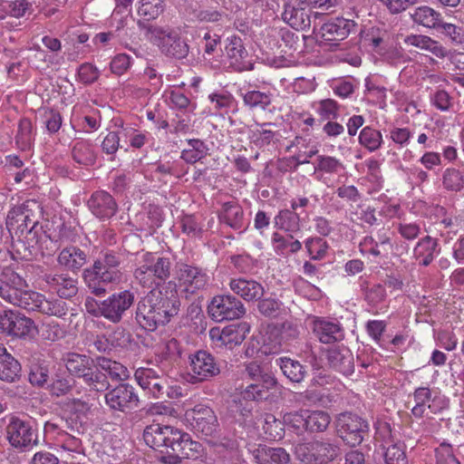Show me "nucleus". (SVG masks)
<instances>
[{"mask_svg":"<svg viewBox=\"0 0 464 464\" xmlns=\"http://www.w3.org/2000/svg\"><path fill=\"white\" fill-rule=\"evenodd\" d=\"M413 398L418 404L426 405L428 403V409L432 413H436L444 407L438 405L440 403V399L437 396H432V391L429 387L417 388L413 392Z\"/></svg>","mask_w":464,"mask_h":464,"instance_id":"nucleus-50","label":"nucleus"},{"mask_svg":"<svg viewBox=\"0 0 464 464\" xmlns=\"http://www.w3.org/2000/svg\"><path fill=\"white\" fill-rule=\"evenodd\" d=\"M99 76V70L91 63H82L78 69V79L84 84L93 83Z\"/></svg>","mask_w":464,"mask_h":464,"instance_id":"nucleus-64","label":"nucleus"},{"mask_svg":"<svg viewBox=\"0 0 464 464\" xmlns=\"http://www.w3.org/2000/svg\"><path fill=\"white\" fill-rule=\"evenodd\" d=\"M121 256L113 251L102 254L82 271V279L89 291L103 296L108 288L119 284L122 278Z\"/></svg>","mask_w":464,"mask_h":464,"instance_id":"nucleus-3","label":"nucleus"},{"mask_svg":"<svg viewBox=\"0 0 464 464\" xmlns=\"http://www.w3.org/2000/svg\"><path fill=\"white\" fill-rule=\"evenodd\" d=\"M295 452L304 464H328L341 455V447L338 440L326 438L300 444Z\"/></svg>","mask_w":464,"mask_h":464,"instance_id":"nucleus-7","label":"nucleus"},{"mask_svg":"<svg viewBox=\"0 0 464 464\" xmlns=\"http://www.w3.org/2000/svg\"><path fill=\"white\" fill-rule=\"evenodd\" d=\"M63 361L70 374L82 379L92 390L105 392L110 388L106 374L97 370L96 359L86 354L67 353L63 355Z\"/></svg>","mask_w":464,"mask_h":464,"instance_id":"nucleus-4","label":"nucleus"},{"mask_svg":"<svg viewBox=\"0 0 464 464\" xmlns=\"http://www.w3.org/2000/svg\"><path fill=\"white\" fill-rule=\"evenodd\" d=\"M164 0H141L138 8V14L142 17L141 22L149 24V21L156 19L164 10Z\"/></svg>","mask_w":464,"mask_h":464,"instance_id":"nucleus-47","label":"nucleus"},{"mask_svg":"<svg viewBox=\"0 0 464 464\" xmlns=\"http://www.w3.org/2000/svg\"><path fill=\"white\" fill-rule=\"evenodd\" d=\"M43 340L56 342L64 337L65 332L54 320L47 319L42 322L37 331Z\"/></svg>","mask_w":464,"mask_h":464,"instance_id":"nucleus-46","label":"nucleus"},{"mask_svg":"<svg viewBox=\"0 0 464 464\" xmlns=\"http://www.w3.org/2000/svg\"><path fill=\"white\" fill-rule=\"evenodd\" d=\"M97 370L106 374L107 379L124 381L130 377V372L122 363L105 356L96 357Z\"/></svg>","mask_w":464,"mask_h":464,"instance_id":"nucleus-34","label":"nucleus"},{"mask_svg":"<svg viewBox=\"0 0 464 464\" xmlns=\"http://www.w3.org/2000/svg\"><path fill=\"white\" fill-rule=\"evenodd\" d=\"M208 313L214 321L223 322L241 318L246 314V308L234 295H216L208 306Z\"/></svg>","mask_w":464,"mask_h":464,"instance_id":"nucleus-15","label":"nucleus"},{"mask_svg":"<svg viewBox=\"0 0 464 464\" xmlns=\"http://www.w3.org/2000/svg\"><path fill=\"white\" fill-rule=\"evenodd\" d=\"M249 329L250 327L247 323L232 324L226 326L228 349L232 350L237 345H239L245 340Z\"/></svg>","mask_w":464,"mask_h":464,"instance_id":"nucleus-48","label":"nucleus"},{"mask_svg":"<svg viewBox=\"0 0 464 464\" xmlns=\"http://www.w3.org/2000/svg\"><path fill=\"white\" fill-rule=\"evenodd\" d=\"M229 287L233 293L246 302L260 299L264 295V286L257 281L249 277L231 278Z\"/></svg>","mask_w":464,"mask_h":464,"instance_id":"nucleus-26","label":"nucleus"},{"mask_svg":"<svg viewBox=\"0 0 464 464\" xmlns=\"http://www.w3.org/2000/svg\"><path fill=\"white\" fill-rule=\"evenodd\" d=\"M276 364L279 366L283 374L292 382L299 383L305 377V366L298 361L288 357H280L276 360Z\"/></svg>","mask_w":464,"mask_h":464,"instance_id":"nucleus-40","label":"nucleus"},{"mask_svg":"<svg viewBox=\"0 0 464 464\" xmlns=\"http://www.w3.org/2000/svg\"><path fill=\"white\" fill-rule=\"evenodd\" d=\"M37 326L34 321L13 310L0 312V334L18 339H33Z\"/></svg>","mask_w":464,"mask_h":464,"instance_id":"nucleus-12","label":"nucleus"},{"mask_svg":"<svg viewBox=\"0 0 464 464\" xmlns=\"http://www.w3.org/2000/svg\"><path fill=\"white\" fill-rule=\"evenodd\" d=\"M411 18L413 23L427 27L429 29H439L440 22L442 18L440 13L428 5H421L415 8L411 13Z\"/></svg>","mask_w":464,"mask_h":464,"instance_id":"nucleus-39","label":"nucleus"},{"mask_svg":"<svg viewBox=\"0 0 464 464\" xmlns=\"http://www.w3.org/2000/svg\"><path fill=\"white\" fill-rule=\"evenodd\" d=\"M72 157L80 165L92 166L97 159L95 146L89 140H75L72 146Z\"/></svg>","mask_w":464,"mask_h":464,"instance_id":"nucleus-35","label":"nucleus"},{"mask_svg":"<svg viewBox=\"0 0 464 464\" xmlns=\"http://www.w3.org/2000/svg\"><path fill=\"white\" fill-rule=\"evenodd\" d=\"M274 125L275 124L272 122H265L263 124H257V126L260 127L261 129L257 128V129L252 130L251 139H252L253 142L256 146H260V147L268 145L271 142V140L274 139L275 132L271 130L264 129L263 127L274 126Z\"/></svg>","mask_w":464,"mask_h":464,"instance_id":"nucleus-58","label":"nucleus"},{"mask_svg":"<svg viewBox=\"0 0 464 464\" xmlns=\"http://www.w3.org/2000/svg\"><path fill=\"white\" fill-rule=\"evenodd\" d=\"M436 464H460L450 444L442 442L435 449Z\"/></svg>","mask_w":464,"mask_h":464,"instance_id":"nucleus-56","label":"nucleus"},{"mask_svg":"<svg viewBox=\"0 0 464 464\" xmlns=\"http://www.w3.org/2000/svg\"><path fill=\"white\" fill-rule=\"evenodd\" d=\"M304 248L311 260L320 261L325 258L329 245L321 237H309L304 241Z\"/></svg>","mask_w":464,"mask_h":464,"instance_id":"nucleus-44","label":"nucleus"},{"mask_svg":"<svg viewBox=\"0 0 464 464\" xmlns=\"http://www.w3.org/2000/svg\"><path fill=\"white\" fill-rule=\"evenodd\" d=\"M208 100L216 111L227 110L232 107L235 102L233 95L227 91L210 93Z\"/></svg>","mask_w":464,"mask_h":464,"instance_id":"nucleus-57","label":"nucleus"},{"mask_svg":"<svg viewBox=\"0 0 464 464\" xmlns=\"http://www.w3.org/2000/svg\"><path fill=\"white\" fill-rule=\"evenodd\" d=\"M106 391L104 401L112 412L128 413L140 406L136 388L128 382L119 383Z\"/></svg>","mask_w":464,"mask_h":464,"instance_id":"nucleus-14","label":"nucleus"},{"mask_svg":"<svg viewBox=\"0 0 464 464\" xmlns=\"http://www.w3.org/2000/svg\"><path fill=\"white\" fill-rule=\"evenodd\" d=\"M32 292L25 279L13 268L6 266L0 273V297L5 302L23 308Z\"/></svg>","mask_w":464,"mask_h":464,"instance_id":"nucleus-11","label":"nucleus"},{"mask_svg":"<svg viewBox=\"0 0 464 464\" xmlns=\"http://www.w3.org/2000/svg\"><path fill=\"white\" fill-rule=\"evenodd\" d=\"M32 141V123L31 121L24 118L20 120L18 131L16 134V142L23 148H26Z\"/></svg>","mask_w":464,"mask_h":464,"instance_id":"nucleus-62","label":"nucleus"},{"mask_svg":"<svg viewBox=\"0 0 464 464\" xmlns=\"http://www.w3.org/2000/svg\"><path fill=\"white\" fill-rule=\"evenodd\" d=\"M404 43L408 46L417 47L431 53L440 59L448 57L450 52L438 41L428 35L410 34L405 37Z\"/></svg>","mask_w":464,"mask_h":464,"instance_id":"nucleus-32","label":"nucleus"},{"mask_svg":"<svg viewBox=\"0 0 464 464\" xmlns=\"http://www.w3.org/2000/svg\"><path fill=\"white\" fill-rule=\"evenodd\" d=\"M441 182L446 191L460 192L464 189V173L456 168H447L442 172Z\"/></svg>","mask_w":464,"mask_h":464,"instance_id":"nucleus-43","label":"nucleus"},{"mask_svg":"<svg viewBox=\"0 0 464 464\" xmlns=\"http://www.w3.org/2000/svg\"><path fill=\"white\" fill-rule=\"evenodd\" d=\"M145 443L163 455L160 461L164 464H179L182 459H197L200 443L192 440L190 435L169 425L152 423L143 431Z\"/></svg>","mask_w":464,"mask_h":464,"instance_id":"nucleus-1","label":"nucleus"},{"mask_svg":"<svg viewBox=\"0 0 464 464\" xmlns=\"http://www.w3.org/2000/svg\"><path fill=\"white\" fill-rule=\"evenodd\" d=\"M331 420L330 414L324 411H305V430L310 433L324 432Z\"/></svg>","mask_w":464,"mask_h":464,"instance_id":"nucleus-42","label":"nucleus"},{"mask_svg":"<svg viewBox=\"0 0 464 464\" xmlns=\"http://www.w3.org/2000/svg\"><path fill=\"white\" fill-rule=\"evenodd\" d=\"M395 228L401 238L407 241L417 239L421 234V223L403 219L395 224Z\"/></svg>","mask_w":464,"mask_h":464,"instance_id":"nucleus-52","label":"nucleus"},{"mask_svg":"<svg viewBox=\"0 0 464 464\" xmlns=\"http://www.w3.org/2000/svg\"><path fill=\"white\" fill-rule=\"evenodd\" d=\"M171 270L172 264L169 257L146 252L142 254L133 276L142 287L152 290L169 278Z\"/></svg>","mask_w":464,"mask_h":464,"instance_id":"nucleus-5","label":"nucleus"},{"mask_svg":"<svg viewBox=\"0 0 464 464\" xmlns=\"http://www.w3.org/2000/svg\"><path fill=\"white\" fill-rule=\"evenodd\" d=\"M28 298L23 308L28 311H38L50 316L63 317L68 312L64 301L59 299H46L40 293L33 291L28 294Z\"/></svg>","mask_w":464,"mask_h":464,"instance_id":"nucleus-19","label":"nucleus"},{"mask_svg":"<svg viewBox=\"0 0 464 464\" xmlns=\"http://www.w3.org/2000/svg\"><path fill=\"white\" fill-rule=\"evenodd\" d=\"M359 142L368 150L375 151L382 146V136L379 130L366 126L360 132Z\"/></svg>","mask_w":464,"mask_h":464,"instance_id":"nucleus-49","label":"nucleus"},{"mask_svg":"<svg viewBox=\"0 0 464 464\" xmlns=\"http://www.w3.org/2000/svg\"><path fill=\"white\" fill-rule=\"evenodd\" d=\"M137 24L140 29L145 30L159 39L160 49L166 56L178 60L188 56L189 53L188 41L180 35L179 30L145 24L141 21H138Z\"/></svg>","mask_w":464,"mask_h":464,"instance_id":"nucleus-6","label":"nucleus"},{"mask_svg":"<svg viewBox=\"0 0 464 464\" xmlns=\"http://www.w3.org/2000/svg\"><path fill=\"white\" fill-rule=\"evenodd\" d=\"M263 430L271 440H279L285 434V423L273 414L266 413L263 417Z\"/></svg>","mask_w":464,"mask_h":464,"instance_id":"nucleus-51","label":"nucleus"},{"mask_svg":"<svg viewBox=\"0 0 464 464\" xmlns=\"http://www.w3.org/2000/svg\"><path fill=\"white\" fill-rule=\"evenodd\" d=\"M339 105L333 99L319 101L315 106V111L323 120H335L339 115Z\"/></svg>","mask_w":464,"mask_h":464,"instance_id":"nucleus-53","label":"nucleus"},{"mask_svg":"<svg viewBox=\"0 0 464 464\" xmlns=\"http://www.w3.org/2000/svg\"><path fill=\"white\" fill-rule=\"evenodd\" d=\"M245 374L250 381H260L259 384L249 383L242 392L241 396L246 401H264L269 396V391L277 383L273 373L258 362L252 361L245 364Z\"/></svg>","mask_w":464,"mask_h":464,"instance_id":"nucleus-8","label":"nucleus"},{"mask_svg":"<svg viewBox=\"0 0 464 464\" xmlns=\"http://www.w3.org/2000/svg\"><path fill=\"white\" fill-rule=\"evenodd\" d=\"M442 34L449 37L452 43L461 44L464 39L463 29L456 24L445 23L442 19L440 22L439 29Z\"/></svg>","mask_w":464,"mask_h":464,"instance_id":"nucleus-59","label":"nucleus"},{"mask_svg":"<svg viewBox=\"0 0 464 464\" xmlns=\"http://www.w3.org/2000/svg\"><path fill=\"white\" fill-rule=\"evenodd\" d=\"M274 226L287 233H297L301 230L300 215L292 208L281 209L274 218Z\"/></svg>","mask_w":464,"mask_h":464,"instance_id":"nucleus-36","label":"nucleus"},{"mask_svg":"<svg viewBox=\"0 0 464 464\" xmlns=\"http://www.w3.org/2000/svg\"><path fill=\"white\" fill-rule=\"evenodd\" d=\"M87 253L72 245L63 247L57 256V263L72 273H78L87 263Z\"/></svg>","mask_w":464,"mask_h":464,"instance_id":"nucleus-29","label":"nucleus"},{"mask_svg":"<svg viewBox=\"0 0 464 464\" xmlns=\"http://www.w3.org/2000/svg\"><path fill=\"white\" fill-rule=\"evenodd\" d=\"M327 361L331 368L345 376L354 372L353 354L346 347L330 349L327 353Z\"/></svg>","mask_w":464,"mask_h":464,"instance_id":"nucleus-30","label":"nucleus"},{"mask_svg":"<svg viewBox=\"0 0 464 464\" xmlns=\"http://www.w3.org/2000/svg\"><path fill=\"white\" fill-rule=\"evenodd\" d=\"M273 93L270 92H261L257 90H251L246 92L242 95L244 105L248 109L255 111H273L270 109L273 102Z\"/></svg>","mask_w":464,"mask_h":464,"instance_id":"nucleus-38","label":"nucleus"},{"mask_svg":"<svg viewBox=\"0 0 464 464\" xmlns=\"http://www.w3.org/2000/svg\"><path fill=\"white\" fill-rule=\"evenodd\" d=\"M257 309L266 317H276L281 310V303L274 298L258 299Z\"/></svg>","mask_w":464,"mask_h":464,"instance_id":"nucleus-61","label":"nucleus"},{"mask_svg":"<svg viewBox=\"0 0 464 464\" xmlns=\"http://www.w3.org/2000/svg\"><path fill=\"white\" fill-rule=\"evenodd\" d=\"M40 276L61 298H70L77 294V281L66 273L41 271Z\"/></svg>","mask_w":464,"mask_h":464,"instance_id":"nucleus-24","label":"nucleus"},{"mask_svg":"<svg viewBox=\"0 0 464 464\" xmlns=\"http://www.w3.org/2000/svg\"><path fill=\"white\" fill-rule=\"evenodd\" d=\"M134 300V294L130 290L113 293L102 300L103 317L112 324L121 323Z\"/></svg>","mask_w":464,"mask_h":464,"instance_id":"nucleus-17","label":"nucleus"},{"mask_svg":"<svg viewBox=\"0 0 464 464\" xmlns=\"http://www.w3.org/2000/svg\"><path fill=\"white\" fill-rule=\"evenodd\" d=\"M180 301L176 292L170 295L158 289L150 290L137 304L135 320L146 331L153 332L176 316Z\"/></svg>","mask_w":464,"mask_h":464,"instance_id":"nucleus-2","label":"nucleus"},{"mask_svg":"<svg viewBox=\"0 0 464 464\" xmlns=\"http://www.w3.org/2000/svg\"><path fill=\"white\" fill-rule=\"evenodd\" d=\"M87 206L92 215L101 220L110 219L118 210L116 200L105 190L93 192L87 201Z\"/></svg>","mask_w":464,"mask_h":464,"instance_id":"nucleus-23","label":"nucleus"},{"mask_svg":"<svg viewBox=\"0 0 464 464\" xmlns=\"http://www.w3.org/2000/svg\"><path fill=\"white\" fill-rule=\"evenodd\" d=\"M134 378L138 384L154 398H160L166 393L168 388L166 377L152 368H138Z\"/></svg>","mask_w":464,"mask_h":464,"instance_id":"nucleus-20","label":"nucleus"},{"mask_svg":"<svg viewBox=\"0 0 464 464\" xmlns=\"http://www.w3.org/2000/svg\"><path fill=\"white\" fill-rule=\"evenodd\" d=\"M311 384L313 386L324 387L325 389H330V387H334L336 385V389H342V383L336 380L334 376L328 373L325 370L317 371L314 373V376L311 380Z\"/></svg>","mask_w":464,"mask_h":464,"instance_id":"nucleus-55","label":"nucleus"},{"mask_svg":"<svg viewBox=\"0 0 464 464\" xmlns=\"http://www.w3.org/2000/svg\"><path fill=\"white\" fill-rule=\"evenodd\" d=\"M283 20L295 30H305L311 25V10L301 0H293L285 5Z\"/></svg>","mask_w":464,"mask_h":464,"instance_id":"nucleus-22","label":"nucleus"},{"mask_svg":"<svg viewBox=\"0 0 464 464\" xmlns=\"http://www.w3.org/2000/svg\"><path fill=\"white\" fill-rule=\"evenodd\" d=\"M191 426L202 437H212L218 432V418L210 407L197 405L192 411Z\"/></svg>","mask_w":464,"mask_h":464,"instance_id":"nucleus-21","label":"nucleus"},{"mask_svg":"<svg viewBox=\"0 0 464 464\" xmlns=\"http://www.w3.org/2000/svg\"><path fill=\"white\" fill-rule=\"evenodd\" d=\"M383 457L386 464H408L404 451V444L401 442L392 443L387 440L383 445Z\"/></svg>","mask_w":464,"mask_h":464,"instance_id":"nucleus-45","label":"nucleus"},{"mask_svg":"<svg viewBox=\"0 0 464 464\" xmlns=\"http://www.w3.org/2000/svg\"><path fill=\"white\" fill-rule=\"evenodd\" d=\"M5 434L9 444L20 452L32 450L39 444L38 430L30 420L10 416Z\"/></svg>","mask_w":464,"mask_h":464,"instance_id":"nucleus-9","label":"nucleus"},{"mask_svg":"<svg viewBox=\"0 0 464 464\" xmlns=\"http://www.w3.org/2000/svg\"><path fill=\"white\" fill-rule=\"evenodd\" d=\"M338 436L351 447L360 445L369 433V424L362 417L352 412H343L335 420Z\"/></svg>","mask_w":464,"mask_h":464,"instance_id":"nucleus-13","label":"nucleus"},{"mask_svg":"<svg viewBox=\"0 0 464 464\" xmlns=\"http://www.w3.org/2000/svg\"><path fill=\"white\" fill-rule=\"evenodd\" d=\"M177 278L180 293L187 299L196 297L205 291L210 281L205 268L187 263L179 264Z\"/></svg>","mask_w":464,"mask_h":464,"instance_id":"nucleus-10","label":"nucleus"},{"mask_svg":"<svg viewBox=\"0 0 464 464\" xmlns=\"http://www.w3.org/2000/svg\"><path fill=\"white\" fill-rule=\"evenodd\" d=\"M21 364L9 353L0 358V380L7 382H14L21 376Z\"/></svg>","mask_w":464,"mask_h":464,"instance_id":"nucleus-41","label":"nucleus"},{"mask_svg":"<svg viewBox=\"0 0 464 464\" xmlns=\"http://www.w3.org/2000/svg\"><path fill=\"white\" fill-rule=\"evenodd\" d=\"M187 147L181 150L180 159L188 164L201 161L208 155V146L199 139H188Z\"/></svg>","mask_w":464,"mask_h":464,"instance_id":"nucleus-37","label":"nucleus"},{"mask_svg":"<svg viewBox=\"0 0 464 464\" xmlns=\"http://www.w3.org/2000/svg\"><path fill=\"white\" fill-rule=\"evenodd\" d=\"M440 253V246L437 238L429 235L421 237L413 247V258L420 266H429Z\"/></svg>","mask_w":464,"mask_h":464,"instance_id":"nucleus-28","label":"nucleus"},{"mask_svg":"<svg viewBox=\"0 0 464 464\" xmlns=\"http://www.w3.org/2000/svg\"><path fill=\"white\" fill-rule=\"evenodd\" d=\"M218 218L235 230H244V210L236 201L223 203Z\"/></svg>","mask_w":464,"mask_h":464,"instance_id":"nucleus-33","label":"nucleus"},{"mask_svg":"<svg viewBox=\"0 0 464 464\" xmlns=\"http://www.w3.org/2000/svg\"><path fill=\"white\" fill-rule=\"evenodd\" d=\"M356 23L343 17H337L324 24L321 34L324 40L338 42L345 39L356 27Z\"/></svg>","mask_w":464,"mask_h":464,"instance_id":"nucleus-27","label":"nucleus"},{"mask_svg":"<svg viewBox=\"0 0 464 464\" xmlns=\"http://www.w3.org/2000/svg\"><path fill=\"white\" fill-rule=\"evenodd\" d=\"M313 331L318 340L323 343L340 342L344 338V330L336 320L317 318L313 323Z\"/></svg>","mask_w":464,"mask_h":464,"instance_id":"nucleus-25","label":"nucleus"},{"mask_svg":"<svg viewBox=\"0 0 464 464\" xmlns=\"http://www.w3.org/2000/svg\"><path fill=\"white\" fill-rule=\"evenodd\" d=\"M343 163L334 157L319 155L317 157L316 170H320L328 174H334L343 169Z\"/></svg>","mask_w":464,"mask_h":464,"instance_id":"nucleus-54","label":"nucleus"},{"mask_svg":"<svg viewBox=\"0 0 464 464\" xmlns=\"http://www.w3.org/2000/svg\"><path fill=\"white\" fill-rule=\"evenodd\" d=\"M254 459L257 464H289L290 455L283 448H272L259 444L253 450Z\"/></svg>","mask_w":464,"mask_h":464,"instance_id":"nucleus-31","label":"nucleus"},{"mask_svg":"<svg viewBox=\"0 0 464 464\" xmlns=\"http://www.w3.org/2000/svg\"><path fill=\"white\" fill-rule=\"evenodd\" d=\"M190 373L188 382L195 384L208 381L220 373V365L214 355L199 350L189 356Z\"/></svg>","mask_w":464,"mask_h":464,"instance_id":"nucleus-16","label":"nucleus"},{"mask_svg":"<svg viewBox=\"0 0 464 464\" xmlns=\"http://www.w3.org/2000/svg\"><path fill=\"white\" fill-rule=\"evenodd\" d=\"M386 297V291L382 285L375 284L368 287L365 291V300L372 306H375L384 301Z\"/></svg>","mask_w":464,"mask_h":464,"instance_id":"nucleus-63","label":"nucleus"},{"mask_svg":"<svg viewBox=\"0 0 464 464\" xmlns=\"http://www.w3.org/2000/svg\"><path fill=\"white\" fill-rule=\"evenodd\" d=\"M109 338L113 349L125 348L131 342V334L125 328L117 326L110 334Z\"/></svg>","mask_w":464,"mask_h":464,"instance_id":"nucleus-60","label":"nucleus"},{"mask_svg":"<svg viewBox=\"0 0 464 464\" xmlns=\"http://www.w3.org/2000/svg\"><path fill=\"white\" fill-rule=\"evenodd\" d=\"M225 54L229 66L236 72L252 71L254 63L248 60V52L242 39L237 35L227 38Z\"/></svg>","mask_w":464,"mask_h":464,"instance_id":"nucleus-18","label":"nucleus"}]
</instances>
